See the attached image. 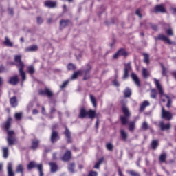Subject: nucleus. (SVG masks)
<instances>
[{"label":"nucleus","instance_id":"6","mask_svg":"<svg viewBox=\"0 0 176 176\" xmlns=\"http://www.w3.org/2000/svg\"><path fill=\"white\" fill-rule=\"evenodd\" d=\"M161 118L162 119H164L165 120H171V119H173V113L168 111H166L164 109V107H162Z\"/></svg>","mask_w":176,"mask_h":176},{"label":"nucleus","instance_id":"16","mask_svg":"<svg viewBox=\"0 0 176 176\" xmlns=\"http://www.w3.org/2000/svg\"><path fill=\"white\" fill-rule=\"evenodd\" d=\"M65 135L67 138V144H71V142H72V138H71V131H69V129L67 126H65Z\"/></svg>","mask_w":176,"mask_h":176},{"label":"nucleus","instance_id":"28","mask_svg":"<svg viewBox=\"0 0 176 176\" xmlns=\"http://www.w3.org/2000/svg\"><path fill=\"white\" fill-rule=\"evenodd\" d=\"M16 173H21L22 176H24V166L19 164L16 166Z\"/></svg>","mask_w":176,"mask_h":176},{"label":"nucleus","instance_id":"24","mask_svg":"<svg viewBox=\"0 0 176 176\" xmlns=\"http://www.w3.org/2000/svg\"><path fill=\"white\" fill-rule=\"evenodd\" d=\"M120 134L122 141H127L129 135L125 132L124 129H121L120 131Z\"/></svg>","mask_w":176,"mask_h":176},{"label":"nucleus","instance_id":"17","mask_svg":"<svg viewBox=\"0 0 176 176\" xmlns=\"http://www.w3.org/2000/svg\"><path fill=\"white\" fill-rule=\"evenodd\" d=\"M19 76H14L10 78L8 83H10V85H13V86H16V85H17L19 83Z\"/></svg>","mask_w":176,"mask_h":176},{"label":"nucleus","instance_id":"60","mask_svg":"<svg viewBox=\"0 0 176 176\" xmlns=\"http://www.w3.org/2000/svg\"><path fill=\"white\" fill-rule=\"evenodd\" d=\"M100 124V121L98 120V118L97 119V121L96 122V125H95V127L96 129H98V125Z\"/></svg>","mask_w":176,"mask_h":176},{"label":"nucleus","instance_id":"45","mask_svg":"<svg viewBox=\"0 0 176 176\" xmlns=\"http://www.w3.org/2000/svg\"><path fill=\"white\" fill-rule=\"evenodd\" d=\"M142 130H148L149 129V125L148 124L147 122H144L142 124Z\"/></svg>","mask_w":176,"mask_h":176},{"label":"nucleus","instance_id":"58","mask_svg":"<svg viewBox=\"0 0 176 176\" xmlns=\"http://www.w3.org/2000/svg\"><path fill=\"white\" fill-rule=\"evenodd\" d=\"M135 14H137V16H139V17H142V14H141V10H137L135 12Z\"/></svg>","mask_w":176,"mask_h":176},{"label":"nucleus","instance_id":"43","mask_svg":"<svg viewBox=\"0 0 176 176\" xmlns=\"http://www.w3.org/2000/svg\"><path fill=\"white\" fill-rule=\"evenodd\" d=\"M157 96V91H156V89H152L151 91V98H156Z\"/></svg>","mask_w":176,"mask_h":176},{"label":"nucleus","instance_id":"10","mask_svg":"<svg viewBox=\"0 0 176 176\" xmlns=\"http://www.w3.org/2000/svg\"><path fill=\"white\" fill-rule=\"evenodd\" d=\"M130 71H131V65H130V63L125 64L122 79L125 80L129 78V72H130Z\"/></svg>","mask_w":176,"mask_h":176},{"label":"nucleus","instance_id":"34","mask_svg":"<svg viewBox=\"0 0 176 176\" xmlns=\"http://www.w3.org/2000/svg\"><path fill=\"white\" fill-rule=\"evenodd\" d=\"M102 163H104V157H101L98 162L96 163L95 166H94V168L98 169L100 168V166H101V164H102Z\"/></svg>","mask_w":176,"mask_h":176},{"label":"nucleus","instance_id":"40","mask_svg":"<svg viewBox=\"0 0 176 176\" xmlns=\"http://www.w3.org/2000/svg\"><path fill=\"white\" fill-rule=\"evenodd\" d=\"M91 102L93 104L94 107L96 108L97 107V101L96 100V98L93 95H90Z\"/></svg>","mask_w":176,"mask_h":176},{"label":"nucleus","instance_id":"62","mask_svg":"<svg viewBox=\"0 0 176 176\" xmlns=\"http://www.w3.org/2000/svg\"><path fill=\"white\" fill-rule=\"evenodd\" d=\"M37 113H38V111L37 109H34L33 111H32V114L33 115H37Z\"/></svg>","mask_w":176,"mask_h":176},{"label":"nucleus","instance_id":"19","mask_svg":"<svg viewBox=\"0 0 176 176\" xmlns=\"http://www.w3.org/2000/svg\"><path fill=\"white\" fill-rule=\"evenodd\" d=\"M12 124V118H8L7 121L3 124V127L6 130L7 133L9 131V129H10V126Z\"/></svg>","mask_w":176,"mask_h":176},{"label":"nucleus","instance_id":"14","mask_svg":"<svg viewBox=\"0 0 176 176\" xmlns=\"http://www.w3.org/2000/svg\"><path fill=\"white\" fill-rule=\"evenodd\" d=\"M159 126L162 131H164L166 130H170V129H171V124L170 123L164 124L163 121H161L160 122Z\"/></svg>","mask_w":176,"mask_h":176},{"label":"nucleus","instance_id":"11","mask_svg":"<svg viewBox=\"0 0 176 176\" xmlns=\"http://www.w3.org/2000/svg\"><path fill=\"white\" fill-rule=\"evenodd\" d=\"M120 56H123L124 57H126L127 56V52L124 49L121 48L113 56V58L116 60V58L120 57Z\"/></svg>","mask_w":176,"mask_h":176},{"label":"nucleus","instance_id":"27","mask_svg":"<svg viewBox=\"0 0 176 176\" xmlns=\"http://www.w3.org/2000/svg\"><path fill=\"white\" fill-rule=\"evenodd\" d=\"M10 102L11 106L13 107L14 108L17 107V98L16 96H13L12 98H10Z\"/></svg>","mask_w":176,"mask_h":176},{"label":"nucleus","instance_id":"52","mask_svg":"<svg viewBox=\"0 0 176 176\" xmlns=\"http://www.w3.org/2000/svg\"><path fill=\"white\" fill-rule=\"evenodd\" d=\"M150 27H151L152 30L154 31H157L159 30V28H157V25H155L153 23H150Z\"/></svg>","mask_w":176,"mask_h":176},{"label":"nucleus","instance_id":"15","mask_svg":"<svg viewBox=\"0 0 176 176\" xmlns=\"http://www.w3.org/2000/svg\"><path fill=\"white\" fill-rule=\"evenodd\" d=\"M44 6H45V8L53 9L54 8H57V2L52 1H46L44 2Z\"/></svg>","mask_w":176,"mask_h":176},{"label":"nucleus","instance_id":"1","mask_svg":"<svg viewBox=\"0 0 176 176\" xmlns=\"http://www.w3.org/2000/svg\"><path fill=\"white\" fill-rule=\"evenodd\" d=\"M14 61L16 63V65L19 68V75L22 78V82H24L27 79L25 76V72H24V63L21 61V56L16 55L14 56Z\"/></svg>","mask_w":176,"mask_h":176},{"label":"nucleus","instance_id":"4","mask_svg":"<svg viewBox=\"0 0 176 176\" xmlns=\"http://www.w3.org/2000/svg\"><path fill=\"white\" fill-rule=\"evenodd\" d=\"M32 168H37L39 172V176H43V164H37L34 161H32L28 165V170H32Z\"/></svg>","mask_w":176,"mask_h":176},{"label":"nucleus","instance_id":"9","mask_svg":"<svg viewBox=\"0 0 176 176\" xmlns=\"http://www.w3.org/2000/svg\"><path fill=\"white\" fill-rule=\"evenodd\" d=\"M55 129H56V126H54L52 127V132L51 134V142L52 144H54V142H57V141L60 140V135H58V132L54 131Z\"/></svg>","mask_w":176,"mask_h":176},{"label":"nucleus","instance_id":"5","mask_svg":"<svg viewBox=\"0 0 176 176\" xmlns=\"http://www.w3.org/2000/svg\"><path fill=\"white\" fill-rule=\"evenodd\" d=\"M14 131H8L7 142L10 146H13L16 144L17 139L13 137Z\"/></svg>","mask_w":176,"mask_h":176},{"label":"nucleus","instance_id":"56","mask_svg":"<svg viewBox=\"0 0 176 176\" xmlns=\"http://www.w3.org/2000/svg\"><path fill=\"white\" fill-rule=\"evenodd\" d=\"M113 83L114 86H116L117 87H119V86H120L119 81H118L117 80H114Z\"/></svg>","mask_w":176,"mask_h":176},{"label":"nucleus","instance_id":"2","mask_svg":"<svg viewBox=\"0 0 176 176\" xmlns=\"http://www.w3.org/2000/svg\"><path fill=\"white\" fill-rule=\"evenodd\" d=\"M154 80H155V86L160 94V96L166 97V98L168 99V102H167L166 107L168 108H170L171 107V102H172L171 98H170V96H168V95L164 94V91H163V88H162V85H160V82L159 81V80L155 78Z\"/></svg>","mask_w":176,"mask_h":176},{"label":"nucleus","instance_id":"38","mask_svg":"<svg viewBox=\"0 0 176 176\" xmlns=\"http://www.w3.org/2000/svg\"><path fill=\"white\" fill-rule=\"evenodd\" d=\"M135 129V122H131L129 123V131L133 133V131H134Z\"/></svg>","mask_w":176,"mask_h":176},{"label":"nucleus","instance_id":"54","mask_svg":"<svg viewBox=\"0 0 176 176\" xmlns=\"http://www.w3.org/2000/svg\"><path fill=\"white\" fill-rule=\"evenodd\" d=\"M166 33L167 34V35H170V36H173V30H171V29H168L166 30Z\"/></svg>","mask_w":176,"mask_h":176},{"label":"nucleus","instance_id":"46","mask_svg":"<svg viewBox=\"0 0 176 176\" xmlns=\"http://www.w3.org/2000/svg\"><path fill=\"white\" fill-rule=\"evenodd\" d=\"M161 67L162 69V75L163 76H166L167 75V69H166V67H164V65L161 63Z\"/></svg>","mask_w":176,"mask_h":176},{"label":"nucleus","instance_id":"61","mask_svg":"<svg viewBox=\"0 0 176 176\" xmlns=\"http://www.w3.org/2000/svg\"><path fill=\"white\" fill-rule=\"evenodd\" d=\"M5 72V67L3 66L0 67V73Z\"/></svg>","mask_w":176,"mask_h":176},{"label":"nucleus","instance_id":"20","mask_svg":"<svg viewBox=\"0 0 176 176\" xmlns=\"http://www.w3.org/2000/svg\"><path fill=\"white\" fill-rule=\"evenodd\" d=\"M131 78L134 82L135 83V85H137V86L140 87L141 86V83L140 82V78H138V76H137L135 73H132Z\"/></svg>","mask_w":176,"mask_h":176},{"label":"nucleus","instance_id":"36","mask_svg":"<svg viewBox=\"0 0 176 176\" xmlns=\"http://www.w3.org/2000/svg\"><path fill=\"white\" fill-rule=\"evenodd\" d=\"M28 72L30 75H34L35 74V67L34 66L30 65L28 67Z\"/></svg>","mask_w":176,"mask_h":176},{"label":"nucleus","instance_id":"21","mask_svg":"<svg viewBox=\"0 0 176 176\" xmlns=\"http://www.w3.org/2000/svg\"><path fill=\"white\" fill-rule=\"evenodd\" d=\"M7 171L8 176H14V172H13V166L10 162L8 164Z\"/></svg>","mask_w":176,"mask_h":176},{"label":"nucleus","instance_id":"12","mask_svg":"<svg viewBox=\"0 0 176 176\" xmlns=\"http://www.w3.org/2000/svg\"><path fill=\"white\" fill-rule=\"evenodd\" d=\"M72 156V153L71 151L67 150L66 152L64 153L63 156L61 157V160L63 162H68L71 160V157Z\"/></svg>","mask_w":176,"mask_h":176},{"label":"nucleus","instance_id":"22","mask_svg":"<svg viewBox=\"0 0 176 176\" xmlns=\"http://www.w3.org/2000/svg\"><path fill=\"white\" fill-rule=\"evenodd\" d=\"M86 116H87V111H86L85 107H82L80 110L78 118H80V119H85Z\"/></svg>","mask_w":176,"mask_h":176},{"label":"nucleus","instance_id":"51","mask_svg":"<svg viewBox=\"0 0 176 176\" xmlns=\"http://www.w3.org/2000/svg\"><path fill=\"white\" fill-rule=\"evenodd\" d=\"M79 74H80V72L79 71L74 72V74L72 76V79H76L78 76H79Z\"/></svg>","mask_w":176,"mask_h":176},{"label":"nucleus","instance_id":"64","mask_svg":"<svg viewBox=\"0 0 176 176\" xmlns=\"http://www.w3.org/2000/svg\"><path fill=\"white\" fill-rule=\"evenodd\" d=\"M9 14H13V9L8 8Z\"/></svg>","mask_w":176,"mask_h":176},{"label":"nucleus","instance_id":"50","mask_svg":"<svg viewBox=\"0 0 176 176\" xmlns=\"http://www.w3.org/2000/svg\"><path fill=\"white\" fill-rule=\"evenodd\" d=\"M68 83H69V80H66L63 82V84L60 85V89H65L66 86H68Z\"/></svg>","mask_w":176,"mask_h":176},{"label":"nucleus","instance_id":"30","mask_svg":"<svg viewBox=\"0 0 176 176\" xmlns=\"http://www.w3.org/2000/svg\"><path fill=\"white\" fill-rule=\"evenodd\" d=\"M38 146H39V140H32V146H31L32 149L35 151V149H36Z\"/></svg>","mask_w":176,"mask_h":176},{"label":"nucleus","instance_id":"39","mask_svg":"<svg viewBox=\"0 0 176 176\" xmlns=\"http://www.w3.org/2000/svg\"><path fill=\"white\" fill-rule=\"evenodd\" d=\"M166 159H167V154H166V153H164L160 155V162L164 163V162H166Z\"/></svg>","mask_w":176,"mask_h":176},{"label":"nucleus","instance_id":"42","mask_svg":"<svg viewBox=\"0 0 176 176\" xmlns=\"http://www.w3.org/2000/svg\"><path fill=\"white\" fill-rule=\"evenodd\" d=\"M74 168H75V163L69 164L68 166V170L70 173H75V170H74Z\"/></svg>","mask_w":176,"mask_h":176},{"label":"nucleus","instance_id":"55","mask_svg":"<svg viewBox=\"0 0 176 176\" xmlns=\"http://www.w3.org/2000/svg\"><path fill=\"white\" fill-rule=\"evenodd\" d=\"M37 23H38V24H42V23H43V19H42L41 17L38 16L37 17Z\"/></svg>","mask_w":176,"mask_h":176},{"label":"nucleus","instance_id":"26","mask_svg":"<svg viewBox=\"0 0 176 176\" xmlns=\"http://www.w3.org/2000/svg\"><path fill=\"white\" fill-rule=\"evenodd\" d=\"M151 148H153V151H156L157 149V146H159V140H154L151 143Z\"/></svg>","mask_w":176,"mask_h":176},{"label":"nucleus","instance_id":"57","mask_svg":"<svg viewBox=\"0 0 176 176\" xmlns=\"http://www.w3.org/2000/svg\"><path fill=\"white\" fill-rule=\"evenodd\" d=\"M97 175H98V173L96 171H91L88 175V176H97Z\"/></svg>","mask_w":176,"mask_h":176},{"label":"nucleus","instance_id":"59","mask_svg":"<svg viewBox=\"0 0 176 176\" xmlns=\"http://www.w3.org/2000/svg\"><path fill=\"white\" fill-rule=\"evenodd\" d=\"M54 112H56V109L54 107H52L51 109H50L51 115H53Z\"/></svg>","mask_w":176,"mask_h":176},{"label":"nucleus","instance_id":"8","mask_svg":"<svg viewBox=\"0 0 176 176\" xmlns=\"http://www.w3.org/2000/svg\"><path fill=\"white\" fill-rule=\"evenodd\" d=\"M155 41H165L168 45H176L175 42L171 41L167 36L161 34H158L157 37H155Z\"/></svg>","mask_w":176,"mask_h":176},{"label":"nucleus","instance_id":"18","mask_svg":"<svg viewBox=\"0 0 176 176\" xmlns=\"http://www.w3.org/2000/svg\"><path fill=\"white\" fill-rule=\"evenodd\" d=\"M71 24V21L67 19H62L60 22V29L63 30L65 28V27H67V25H69Z\"/></svg>","mask_w":176,"mask_h":176},{"label":"nucleus","instance_id":"44","mask_svg":"<svg viewBox=\"0 0 176 176\" xmlns=\"http://www.w3.org/2000/svg\"><path fill=\"white\" fill-rule=\"evenodd\" d=\"M106 148L107 151H110V152H112L113 151V144L111 143H107L106 144Z\"/></svg>","mask_w":176,"mask_h":176},{"label":"nucleus","instance_id":"41","mask_svg":"<svg viewBox=\"0 0 176 176\" xmlns=\"http://www.w3.org/2000/svg\"><path fill=\"white\" fill-rule=\"evenodd\" d=\"M142 76L144 79H146L149 76V73H148V69L143 68L142 69Z\"/></svg>","mask_w":176,"mask_h":176},{"label":"nucleus","instance_id":"37","mask_svg":"<svg viewBox=\"0 0 176 176\" xmlns=\"http://www.w3.org/2000/svg\"><path fill=\"white\" fill-rule=\"evenodd\" d=\"M124 97L129 98L131 96V89L126 88L124 91Z\"/></svg>","mask_w":176,"mask_h":176},{"label":"nucleus","instance_id":"35","mask_svg":"<svg viewBox=\"0 0 176 176\" xmlns=\"http://www.w3.org/2000/svg\"><path fill=\"white\" fill-rule=\"evenodd\" d=\"M87 116H89V119H94L96 118V111L89 110L87 111Z\"/></svg>","mask_w":176,"mask_h":176},{"label":"nucleus","instance_id":"31","mask_svg":"<svg viewBox=\"0 0 176 176\" xmlns=\"http://www.w3.org/2000/svg\"><path fill=\"white\" fill-rule=\"evenodd\" d=\"M49 164L51 167V173H56V171L58 170L57 164L54 162H50Z\"/></svg>","mask_w":176,"mask_h":176},{"label":"nucleus","instance_id":"23","mask_svg":"<svg viewBox=\"0 0 176 176\" xmlns=\"http://www.w3.org/2000/svg\"><path fill=\"white\" fill-rule=\"evenodd\" d=\"M90 71H91V66L90 65H87V68L84 70V74H85L84 76V80H87V79H89V75L90 74Z\"/></svg>","mask_w":176,"mask_h":176},{"label":"nucleus","instance_id":"53","mask_svg":"<svg viewBox=\"0 0 176 176\" xmlns=\"http://www.w3.org/2000/svg\"><path fill=\"white\" fill-rule=\"evenodd\" d=\"M22 113H16L15 114V118L17 120H20V119H21V116H22Z\"/></svg>","mask_w":176,"mask_h":176},{"label":"nucleus","instance_id":"32","mask_svg":"<svg viewBox=\"0 0 176 176\" xmlns=\"http://www.w3.org/2000/svg\"><path fill=\"white\" fill-rule=\"evenodd\" d=\"M38 45H31L25 48V52H36Z\"/></svg>","mask_w":176,"mask_h":176},{"label":"nucleus","instance_id":"49","mask_svg":"<svg viewBox=\"0 0 176 176\" xmlns=\"http://www.w3.org/2000/svg\"><path fill=\"white\" fill-rule=\"evenodd\" d=\"M67 69H69V71H72V69H76V67H75V65H74L72 63H69L67 65Z\"/></svg>","mask_w":176,"mask_h":176},{"label":"nucleus","instance_id":"29","mask_svg":"<svg viewBox=\"0 0 176 176\" xmlns=\"http://www.w3.org/2000/svg\"><path fill=\"white\" fill-rule=\"evenodd\" d=\"M3 43L6 46H8V47H13V43L12 41H10V39L8 38V36H6Z\"/></svg>","mask_w":176,"mask_h":176},{"label":"nucleus","instance_id":"25","mask_svg":"<svg viewBox=\"0 0 176 176\" xmlns=\"http://www.w3.org/2000/svg\"><path fill=\"white\" fill-rule=\"evenodd\" d=\"M150 105H151V103H149V101L148 100L144 101L140 107V112H143L145 108H146V107H149Z\"/></svg>","mask_w":176,"mask_h":176},{"label":"nucleus","instance_id":"33","mask_svg":"<svg viewBox=\"0 0 176 176\" xmlns=\"http://www.w3.org/2000/svg\"><path fill=\"white\" fill-rule=\"evenodd\" d=\"M9 156V148L3 147V157L4 159H8Z\"/></svg>","mask_w":176,"mask_h":176},{"label":"nucleus","instance_id":"7","mask_svg":"<svg viewBox=\"0 0 176 176\" xmlns=\"http://www.w3.org/2000/svg\"><path fill=\"white\" fill-rule=\"evenodd\" d=\"M38 94L40 96H47L49 98H51V97H53L54 94L50 89L45 87L44 89H40L38 91Z\"/></svg>","mask_w":176,"mask_h":176},{"label":"nucleus","instance_id":"13","mask_svg":"<svg viewBox=\"0 0 176 176\" xmlns=\"http://www.w3.org/2000/svg\"><path fill=\"white\" fill-rule=\"evenodd\" d=\"M154 13H166V8L164 5H157L153 10Z\"/></svg>","mask_w":176,"mask_h":176},{"label":"nucleus","instance_id":"63","mask_svg":"<svg viewBox=\"0 0 176 176\" xmlns=\"http://www.w3.org/2000/svg\"><path fill=\"white\" fill-rule=\"evenodd\" d=\"M47 23L48 24H52V23H53V19L52 18H49L47 19Z\"/></svg>","mask_w":176,"mask_h":176},{"label":"nucleus","instance_id":"47","mask_svg":"<svg viewBox=\"0 0 176 176\" xmlns=\"http://www.w3.org/2000/svg\"><path fill=\"white\" fill-rule=\"evenodd\" d=\"M128 174H130L131 176H140V173L134 171V170H128L127 171Z\"/></svg>","mask_w":176,"mask_h":176},{"label":"nucleus","instance_id":"3","mask_svg":"<svg viewBox=\"0 0 176 176\" xmlns=\"http://www.w3.org/2000/svg\"><path fill=\"white\" fill-rule=\"evenodd\" d=\"M122 109L124 116H121L120 120L122 124L126 125L129 122V118L131 116V114L126 104L124 102H122Z\"/></svg>","mask_w":176,"mask_h":176},{"label":"nucleus","instance_id":"48","mask_svg":"<svg viewBox=\"0 0 176 176\" xmlns=\"http://www.w3.org/2000/svg\"><path fill=\"white\" fill-rule=\"evenodd\" d=\"M143 56L144 57V63H146V64H149V54H143Z\"/></svg>","mask_w":176,"mask_h":176}]
</instances>
